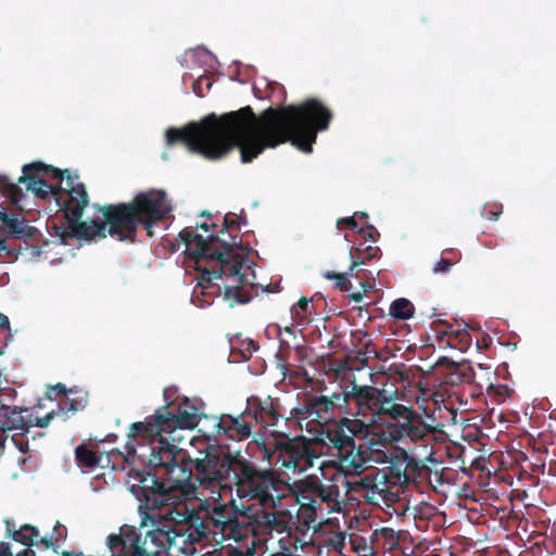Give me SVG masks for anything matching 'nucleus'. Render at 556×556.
<instances>
[{
  "instance_id": "40",
  "label": "nucleus",
  "mask_w": 556,
  "mask_h": 556,
  "mask_svg": "<svg viewBox=\"0 0 556 556\" xmlns=\"http://www.w3.org/2000/svg\"><path fill=\"white\" fill-rule=\"evenodd\" d=\"M345 226L351 228V229H353V230H355V231H358V228H359V226H358L354 215L353 216H349V217L339 218L337 220V227L339 229H341V228H343Z\"/></svg>"
},
{
  "instance_id": "62",
  "label": "nucleus",
  "mask_w": 556,
  "mask_h": 556,
  "mask_svg": "<svg viewBox=\"0 0 556 556\" xmlns=\"http://www.w3.org/2000/svg\"><path fill=\"white\" fill-rule=\"evenodd\" d=\"M3 353H4L3 346H0V355H2Z\"/></svg>"
},
{
  "instance_id": "5",
  "label": "nucleus",
  "mask_w": 556,
  "mask_h": 556,
  "mask_svg": "<svg viewBox=\"0 0 556 556\" xmlns=\"http://www.w3.org/2000/svg\"><path fill=\"white\" fill-rule=\"evenodd\" d=\"M258 458L269 466L280 465V468L302 473L315 466L321 456V445L318 441L303 435L290 439L282 431L273 429L264 440H255Z\"/></svg>"
},
{
  "instance_id": "23",
  "label": "nucleus",
  "mask_w": 556,
  "mask_h": 556,
  "mask_svg": "<svg viewBox=\"0 0 556 556\" xmlns=\"http://www.w3.org/2000/svg\"><path fill=\"white\" fill-rule=\"evenodd\" d=\"M338 489L336 485L321 483L313 497L309 495H302V498L307 500V502H301V507L303 509H309L315 513L317 508L321 509V504L318 503L316 498H319L321 503L329 504L336 501Z\"/></svg>"
},
{
  "instance_id": "20",
  "label": "nucleus",
  "mask_w": 556,
  "mask_h": 556,
  "mask_svg": "<svg viewBox=\"0 0 556 556\" xmlns=\"http://www.w3.org/2000/svg\"><path fill=\"white\" fill-rule=\"evenodd\" d=\"M0 230L5 231L15 239L35 240L40 232L34 226H29L24 217L17 214H9L0 211Z\"/></svg>"
},
{
  "instance_id": "8",
  "label": "nucleus",
  "mask_w": 556,
  "mask_h": 556,
  "mask_svg": "<svg viewBox=\"0 0 556 556\" xmlns=\"http://www.w3.org/2000/svg\"><path fill=\"white\" fill-rule=\"evenodd\" d=\"M163 520L156 527L148 531L141 541H144L151 551L166 548L172 545L177 536H182L190 528H194L199 539L206 538L211 530L208 525L202 521L199 513L189 509L186 504L167 507L163 514Z\"/></svg>"
},
{
  "instance_id": "27",
  "label": "nucleus",
  "mask_w": 556,
  "mask_h": 556,
  "mask_svg": "<svg viewBox=\"0 0 556 556\" xmlns=\"http://www.w3.org/2000/svg\"><path fill=\"white\" fill-rule=\"evenodd\" d=\"M443 336L447 337L446 343L454 349H458L462 352H466L471 345V336L466 329H454L452 325H448L447 330L442 332Z\"/></svg>"
},
{
  "instance_id": "43",
  "label": "nucleus",
  "mask_w": 556,
  "mask_h": 556,
  "mask_svg": "<svg viewBox=\"0 0 556 556\" xmlns=\"http://www.w3.org/2000/svg\"><path fill=\"white\" fill-rule=\"evenodd\" d=\"M441 256H445L446 258H448V261H451L453 264H457L460 258H462V254L459 251L455 250V249H444L442 251V254Z\"/></svg>"
},
{
  "instance_id": "64",
  "label": "nucleus",
  "mask_w": 556,
  "mask_h": 556,
  "mask_svg": "<svg viewBox=\"0 0 556 556\" xmlns=\"http://www.w3.org/2000/svg\"><path fill=\"white\" fill-rule=\"evenodd\" d=\"M164 396L167 400V390L164 391Z\"/></svg>"
},
{
  "instance_id": "21",
  "label": "nucleus",
  "mask_w": 556,
  "mask_h": 556,
  "mask_svg": "<svg viewBox=\"0 0 556 556\" xmlns=\"http://www.w3.org/2000/svg\"><path fill=\"white\" fill-rule=\"evenodd\" d=\"M23 412L27 409L17 406L0 407V431L7 434L9 431H20L21 434L28 432L33 427V420L26 419L22 415Z\"/></svg>"
},
{
  "instance_id": "22",
  "label": "nucleus",
  "mask_w": 556,
  "mask_h": 556,
  "mask_svg": "<svg viewBox=\"0 0 556 556\" xmlns=\"http://www.w3.org/2000/svg\"><path fill=\"white\" fill-rule=\"evenodd\" d=\"M5 532L7 536L11 540L21 543L26 546V548H31V546H38L40 544L39 530L37 527L25 523L22 525L18 529L15 528V525L9 520L5 521Z\"/></svg>"
},
{
  "instance_id": "17",
  "label": "nucleus",
  "mask_w": 556,
  "mask_h": 556,
  "mask_svg": "<svg viewBox=\"0 0 556 556\" xmlns=\"http://www.w3.org/2000/svg\"><path fill=\"white\" fill-rule=\"evenodd\" d=\"M155 473H138L139 484H132L130 491L148 509H156L165 504L168 488Z\"/></svg>"
},
{
  "instance_id": "33",
  "label": "nucleus",
  "mask_w": 556,
  "mask_h": 556,
  "mask_svg": "<svg viewBox=\"0 0 556 556\" xmlns=\"http://www.w3.org/2000/svg\"><path fill=\"white\" fill-rule=\"evenodd\" d=\"M65 533H66V528L63 527L60 523V521H56L50 536H47V535L42 536L40 539V544L43 545L45 549L53 548V551L56 552L58 546H55L54 543H59L60 541H62Z\"/></svg>"
},
{
  "instance_id": "41",
  "label": "nucleus",
  "mask_w": 556,
  "mask_h": 556,
  "mask_svg": "<svg viewBox=\"0 0 556 556\" xmlns=\"http://www.w3.org/2000/svg\"><path fill=\"white\" fill-rule=\"evenodd\" d=\"M400 490L401 489L397 488L396 492H393L383 485L384 492H382L381 502L384 504L396 502L400 498Z\"/></svg>"
},
{
  "instance_id": "25",
  "label": "nucleus",
  "mask_w": 556,
  "mask_h": 556,
  "mask_svg": "<svg viewBox=\"0 0 556 556\" xmlns=\"http://www.w3.org/2000/svg\"><path fill=\"white\" fill-rule=\"evenodd\" d=\"M381 255V251L378 247L367 245L364 247V243H361L356 248H351L350 250V258H351V265H350V271H353L361 265L365 264L366 262L379 258Z\"/></svg>"
},
{
  "instance_id": "16",
  "label": "nucleus",
  "mask_w": 556,
  "mask_h": 556,
  "mask_svg": "<svg viewBox=\"0 0 556 556\" xmlns=\"http://www.w3.org/2000/svg\"><path fill=\"white\" fill-rule=\"evenodd\" d=\"M247 407L255 425H260L265 429L277 427L280 420L291 418L286 416V409L281 405L280 400L270 395L265 397L251 395L247 399Z\"/></svg>"
},
{
  "instance_id": "39",
  "label": "nucleus",
  "mask_w": 556,
  "mask_h": 556,
  "mask_svg": "<svg viewBox=\"0 0 556 556\" xmlns=\"http://www.w3.org/2000/svg\"><path fill=\"white\" fill-rule=\"evenodd\" d=\"M56 416H61L59 409H52L43 417H37L35 419V422H33V426L46 428L50 425L51 420L54 419Z\"/></svg>"
},
{
  "instance_id": "46",
  "label": "nucleus",
  "mask_w": 556,
  "mask_h": 556,
  "mask_svg": "<svg viewBox=\"0 0 556 556\" xmlns=\"http://www.w3.org/2000/svg\"><path fill=\"white\" fill-rule=\"evenodd\" d=\"M22 245H20L18 250L7 245V249H4V251L0 253V256L2 255V253H4L10 260L15 261L17 258V255L22 253Z\"/></svg>"
},
{
  "instance_id": "12",
  "label": "nucleus",
  "mask_w": 556,
  "mask_h": 556,
  "mask_svg": "<svg viewBox=\"0 0 556 556\" xmlns=\"http://www.w3.org/2000/svg\"><path fill=\"white\" fill-rule=\"evenodd\" d=\"M327 391L328 388L324 386L319 394L305 393L299 404L290 410V417L298 421L308 420L324 425L337 415H344L346 395H343L342 384L336 391Z\"/></svg>"
},
{
  "instance_id": "14",
  "label": "nucleus",
  "mask_w": 556,
  "mask_h": 556,
  "mask_svg": "<svg viewBox=\"0 0 556 556\" xmlns=\"http://www.w3.org/2000/svg\"><path fill=\"white\" fill-rule=\"evenodd\" d=\"M367 432V424L358 418L341 417L327 428L325 438L339 456L355 465V438Z\"/></svg>"
},
{
  "instance_id": "53",
  "label": "nucleus",
  "mask_w": 556,
  "mask_h": 556,
  "mask_svg": "<svg viewBox=\"0 0 556 556\" xmlns=\"http://www.w3.org/2000/svg\"><path fill=\"white\" fill-rule=\"evenodd\" d=\"M350 299L354 302H361L363 300V294L361 292H354L350 294Z\"/></svg>"
},
{
  "instance_id": "51",
  "label": "nucleus",
  "mask_w": 556,
  "mask_h": 556,
  "mask_svg": "<svg viewBox=\"0 0 556 556\" xmlns=\"http://www.w3.org/2000/svg\"><path fill=\"white\" fill-rule=\"evenodd\" d=\"M0 556H12L9 544L0 542Z\"/></svg>"
},
{
  "instance_id": "19",
  "label": "nucleus",
  "mask_w": 556,
  "mask_h": 556,
  "mask_svg": "<svg viewBox=\"0 0 556 556\" xmlns=\"http://www.w3.org/2000/svg\"><path fill=\"white\" fill-rule=\"evenodd\" d=\"M437 368H441L442 382L447 386L473 382L475 371L469 362L455 363L442 357L437 362Z\"/></svg>"
},
{
  "instance_id": "61",
  "label": "nucleus",
  "mask_w": 556,
  "mask_h": 556,
  "mask_svg": "<svg viewBox=\"0 0 556 556\" xmlns=\"http://www.w3.org/2000/svg\"><path fill=\"white\" fill-rule=\"evenodd\" d=\"M270 556H287V555H286V554H283V553H276V554H273V555H270Z\"/></svg>"
},
{
  "instance_id": "57",
  "label": "nucleus",
  "mask_w": 556,
  "mask_h": 556,
  "mask_svg": "<svg viewBox=\"0 0 556 556\" xmlns=\"http://www.w3.org/2000/svg\"><path fill=\"white\" fill-rule=\"evenodd\" d=\"M228 556H244V554L238 549H233L229 553Z\"/></svg>"
},
{
  "instance_id": "7",
  "label": "nucleus",
  "mask_w": 556,
  "mask_h": 556,
  "mask_svg": "<svg viewBox=\"0 0 556 556\" xmlns=\"http://www.w3.org/2000/svg\"><path fill=\"white\" fill-rule=\"evenodd\" d=\"M151 446L149 465L187 494L193 493V458L164 437H138Z\"/></svg>"
},
{
  "instance_id": "1",
  "label": "nucleus",
  "mask_w": 556,
  "mask_h": 556,
  "mask_svg": "<svg viewBox=\"0 0 556 556\" xmlns=\"http://www.w3.org/2000/svg\"><path fill=\"white\" fill-rule=\"evenodd\" d=\"M331 111L312 98L299 105L268 108L258 116L247 105L237 111L211 113L182 128H168L166 143H182L192 153L219 160L235 149L242 163H251L267 148L291 142L301 151L312 152L318 131L329 127Z\"/></svg>"
},
{
  "instance_id": "31",
  "label": "nucleus",
  "mask_w": 556,
  "mask_h": 556,
  "mask_svg": "<svg viewBox=\"0 0 556 556\" xmlns=\"http://www.w3.org/2000/svg\"><path fill=\"white\" fill-rule=\"evenodd\" d=\"M414 311V305L409 300L405 298H400L391 303L389 308V315L396 319L405 320L413 317Z\"/></svg>"
},
{
  "instance_id": "4",
  "label": "nucleus",
  "mask_w": 556,
  "mask_h": 556,
  "mask_svg": "<svg viewBox=\"0 0 556 556\" xmlns=\"http://www.w3.org/2000/svg\"><path fill=\"white\" fill-rule=\"evenodd\" d=\"M233 471L235 478L230 479L227 494L232 496L235 491L243 510L254 505L274 509L280 504L285 482L275 470L260 468L252 460L238 455ZM230 503L238 509L236 498L231 497Z\"/></svg>"
},
{
  "instance_id": "54",
  "label": "nucleus",
  "mask_w": 556,
  "mask_h": 556,
  "mask_svg": "<svg viewBox=\"0 0 556 556\" xmlns=\"http://www.w3.org/2000/svg\"><path fill=\"white\" fill-rule=\"evenodd\" d=\"M225 509V504H219L218 506H214L213 513L214 514H222Z\"/></svg>"
},
{
  "instance_id": "52",
  "label": "nucleus",
  "mask_w": 556,
  "mask_h": 556,
  "mask_svg": "<svg viewBox=\"0 0 556 556\" xmlns=\"http://www.w3.org/2000/svg\"><path fill=\"white\" fill-rule=\"evenodd\" d=\"M16 556H36V552L31 548H25L16 554Z\"/></svg>"
},
{
  "instance_id": "42",
  "label": "nucleus",
  "mask_w": 556,
  "mask_h": 556,
  "mask_svg": "<svg viewBox=\"0 0 556 556\" xmlns=\"http://www.w3.org/2000/svg\"><path fill=\"white\" fill-rule=\"evenodd\" d=\"M203 83H205L207 89H210L212 86V83L208 77H200L197 81H194L193 91L199 97H204V92L201 87Z\"/></svg>"
},
{
  "instance_id": "58",
  "label": "nucleus",
  "mask_w": 556,
  "mask_h": 556,
  "mask_svg": "<svg viewBox=\"0 0 556 556\" xmlns=\"http://www.w3.org/2000/svg\"><path fill=\"white\" fill-rule=\"evenodd\" d=\"M198 227L203 229L204 231H208L211 226L206 223H202V224L198 225Z\"/></svg>"
},
{
  "instance_id": "35",
  "label": "nucleus",
  "mask_w": 556,
  "mask_h": 556,
  "mask_svg": "<svg viewBox=\"0 0 556 556\" xmlns=\"http://www.w3.org/2000/svg\"><path fill=\"white\" fill-rule=\"evenodd\" d=\"M320 484L321 482L316 476H308L304 480L300 481L299 486L303 494L308 493L313 497Z\"/></svg>"
},
{
  "instance_id": "15",
  "label": "nucleus",
  "mask_w": 556,
  "mask_h": 556,
  "mask_svg": "<svg viewBox=\"0 0 556 556\" xmlns=\"http://www.w3.org/2000/svg\"><path fill=\"white\" fill-rule=\"evenodd\" d=\"M138 226L147 230L149 236L151 229L159 222L164 219L170 212V206L166 202V193L162 190H149L140 192L130 202H127Z\"/></svg>"
},
{
  "instance_id": "29",
  "label": "nucleus",
  "mask_w": 556,
  "mask_h": 556,
  "mask_svg": "<svg viewBox=\"0 0 556 556\" xmlns=\"http://www.w3.org/2000/svg\"><path fill=\"white\" fill-rule=\"evenodd\" d=\"M72 394L74 396L71 397L66 395L65 399L58 404V409L63 417V420H66L68 412L75 414L78 410H81L87 404L86 395H81L79 392H73Z\"/></svg>"
},
{
  "instance_id": "34",
  "label": "nucleus",
  "mask_w": 556,
  "mask_h": 556,
  "mask_svg": "<svg viewBox=\"0 0 556 556\" xmlns=\"http://www.w3.org/2000/svg\"><path fill=\"white\" fill-rule=\"evenodd\" d=\"M323 277L328 280H334V286L340 291H349L352 288V283L346 273L325 271Z\"/></svg>"
},
{
  "instance_id": "18",
  "label": "nucleus",
  "mask_w": 556,
  "mask_h": 556,
  "mask_svg": "<svg viewBox=\"0 0 556 556\" xmlns=\"http://www.w3.org/2000/svg\"><path fill=\"white\" fill-rule=\"evenodd\" d=\"M256 426L248 407L237 416L223 414L219 416L215 427L218 435L224 434L233 441H244L252 435V429Z\"/></svg>"
},
{
  "instance_id": "37",
  "label": "nucleus",
  "mask_w": 556,
  "mask_h": 556,
  "mask_svg": "<svg viewBox=\"0 0 556 556\" xmlns=\"http://www.w3.org/2000/svg\"><path fill=\"white\" fill-rule=\"evenodd\" d=\"M40 237L41 235L38 236L35 240L24 239L25 247H23V250L27 252L28 257L34 258L40 256L41 249L37 244V241Z\"/></svg>"
},
{
  "instance_id": "10",
  "label": "nucleus",
  "mask_w": 556,
  "mask_h": 556,
  "mask_svg": "<svg viewBox=\"0 0 556 556\" xmlns=\"http://www.w3.org/2000/svg\"><path fill=\"white\" fill-rule=\"evenodd\" d=\"M388 418L394 420V422L388 426L390 441L409 440L414 444H419L426 452L430 447L425 458L428 463L435 462L432 445L435 428L426 421L424 415L419 414L412 406L408 407L397 403L392 406Z\"/></svg>"
},
{
  "instance_id": "24",
  "label": "nucleus",
  "mask_w": 556,
  "mask_h": 556,
  "mask_svg": "<svg viewBox=\"0 0 556 556\" xmlns=\"http://www.w3.org/2000/svg\"><path fill=\"white\" fill-rule=\"evenodd\" d=\"M376 476L372 475H366L364 478L359 481V488L363 491V498L372 505H380L381 502V495L383 491V482L376 483Z\"/></svg>"
},
{
  "instance_id": "48",
  "label": "nucleus",
  "mask_w": 556,
  "mask_h": 556,
  "mask_svg": "<svg viewBox=\"0 0 556 556\" xmlns=\"http://www.w3.org/2000/svg\"><path fill=\"white\" fill-rule=\"evenodd\" d=\"M211 520H212V523L215 527H219L220 526L222 527V531H226L227 528H230L231 533H233V527H232V525L229 521H220V520L215 519L214 517H212Z\"/></svg>"
},
{
  "instance_id": "9",
  "label": "nucleus",
  "mask_w": 556,
  "mask_h": 556,
  "mask_svg": "<svg viewBox=\"0 0 556 556\" xmlns=\"http://www.w3.org/2000/svg\"><path fill=\"white\" fill-rule=\"evenodd\" d=\"M173 404L156 409L144 421L134 422L130 426L128 437L137 441L138 437H163V433L172 434L177 429L192 430L199 424V408L187 397L178 405Z\"/></svg>"
},
{
  "instance_id": "28",
  "label": "nucleus",
  "mask_w": 556,
  "mask_h": 556,
  "mask_svg": "<svg viewBox=\"0 0 556 556\" xmlns=\"http://www.w3.org/2000/svg\"><path fill=\"white\" fill-rule=\"evenodd\" d=\"M291 317L296 326H305L311 323L314 305L311 300L302 296L290 309Z\"/></svg>"
},
{
  "instance_id": "50",
  "label": "nucleus",
  "mask_w": 556,
  "mask_h": 556,
  "mask_svg": "<svg viewBox=\"0 0 556 556\" xmlns=\"http://www.w3.org/2000/svg\"><path fill=\"white\" fill-rule=\"evenodd\" d=\"M0 329L1 330H10L9 318L2 313H0Z\"/></svg>"
},
{
  "instance_id": "63",
  "label": "nucleus",
  "mask_w": 556,
  "mask_h": 556,
  "mask_svg": "<svg viewBox=\"0 0 556 556\" xmlns=\"http://www.w3.org/2000/svg\"><path fill=\"white\" fill-rule=\"evenodd\" d=\"M232 539H235V540H239V539H240V535L237 538L235 534H232Z\"/></svg>"
},
{
  "instance_id": "47",
  "label": "nucleus",
  "mask_w": 556,
  "mask_h": 556,
  "mask_svg": "<svg viewBox=\"0 0 556 556\" xmlns=\"http://www.w3.org/2000/svg\"><path fill=\"white\" fill-rule=\"evenodd\" d=\"M51 391L54 392L58 395H67L68 393L72 394L73 390H67L64 384L58 383L54 387L51 388Z\"/></svg>"
},
{
  "instance_id": "38",
  "label": "nucleus",
  "mask_w": 556,
  "mask_h": 556,
  "mask_svg": "<svg viewBox=\"0 0 556 556\" xmlns=\"http://www.w3.org/2000/svg\"><path fill=\"white\" fill-rule=\"evenodd\" d=\"M454 265L455 264L448 261V258L441 256V258L433 265L432 271L437 275H445Z\"/></svg>"
},
{
  "instance_id": "45",
  "label": "nucleus",
  "mask_w": 556,
  "mask_h": 556,
  "mask_svg": "<svg viewBox=\"0 0 556 556\" xmlns=\"http://www.w3.org/2000/svg\"><path fill=\"white\" fill-rule=\"evenodd\" d=\"M11 440L22 454H26L29 451L27 441L15 438V435H12Z\"/></svg>"
},
{
  "instance_id": "11",
  "label": "nucleus",
  "mask_w": 556,
  "mask_h": 556,
  "mask_svg": "<svg viewBox=\"0 0 556 556\" xmlns=\"http://www.w3.org/2000/svg\"><path fill=\"white\" fill-rule=\"evenodd\" d=\"M202 457L193 459V492L198 486L217 490L218 497L227 495L231 478H235V462L238 455L222 456L217 451L200 452Z\"/></svg>"
},
{
  "instance_id": "32",
  "label": "nucleus",
  "mask_w": 556,
  "mask_h": 556,
  "mask_svg": "<svg viewBox=\"0 0 556 556\" xmlns=\"http://www.w3.org/2000/svg\"><path fill=\"white\" fill-rule=\"evenodd\" d=\"M223 226H224V229L220 231L222 235H225L226 231L236 232V235L229 233L230 240L228 242L232 241L231 237L238 238V232L240 231V223H239L238 219H236L235 217H232L229 214H227L224 217ZM237 241L240 242V245L233 247L232 248V252L242 255L244 257V263H245L247 262V255L243 253L242 242H241L240 239H237Z\"/></svg>"
},
{
  "instance_id": "36",
  "label": "nucleus",
  "mask_w": 556,
  "mask_h": 556,
  "mask_svg": "<svg viewBox=\"0 0 556 556\" xmlns=\"http://www.w3.org/2000/svg\"><path fill=\"white\" fill-rule=\"evenodd\" d=\"M357 233L365 240L376 242L380 237L379 231L370 224L359 227Z\"/></svg>"
},
{
  "instance_id": "55",
  "label": "nucleus",
  "mask_w": 556,
  "mask_h": 556,
  "mask_svg": "<svg viewBox=\"0 0 556 556\" xmlns=\"http://www.w3.org/2000/svg\"><path fill=\"white\" fill-rule=\"evenodd\" d=\"M354 216H355V218H356V217H358V218H361V219H366V218H368V214H367L366 212H356V213L354 214Z\"/></svg>"
},
{
  "instance_id": "44",
  "label": "nucleus",
  "mask_w": 556,
  "mask_h": 556,
  "mask_svg": "<svg viewBox=\"0 0 556 556\" xmlns=\"http://www.w3.org/2000/svg\"><path fill=\"white\" fill-rule=\"evenodd\" d=\"M14 396H15V391L13 389H10L8 391L0 389V407H12L11 405L5 403L4 397L12 400Z\"/></svg>"
},
{
  "instance_id": "60",
  "label": "nucleus",
  "mask_w": 556,
  "mask_h": 556,
  "mask_svg": "<svg viewBox=\"0 0 556 556\" xmlns=\"http://www.w3.org/2000/svg\"><path fill=\"white\" fill-rule=\"evenodd\" d=\"M285 331H286V332H288V333H290V334H292V333H293V330H292V328H291V327H286V328H285Z\"/></svg>"
},
{
  "instance_id": "3",
  "label": "nucleus",
  "mask_w": 556,
  "mask_h": 556,
  "mask_svg": "<svg viewBox=\"0 0 556 556\" xmlns=\"http://www.w3.org/2000/svg\"><path fill=\"white\" fill-rule=\"evenodd\" d=\"M179 238L187 245V257L193 260L197 270L201 271L199 286L207 289L214 279L225 277L227 282L224 285V299L229 302L230 307L252 300L251 290L245 288V274L242 271L244 257L232 252L233 247L240 245L236 237H231V242L219 236L204 239L192 227H186L179 232Z\"/></svg>"
},
{
  "instance_id": "6",
  "label": "nucleus",
  "mask_w": 556,
  "mask_h": 556,
  "mask_svg": "<svg viewBox=\"0 0 556 556\" xmlns=\"http://www.w3.org/2000/svg\"><path fill=\"white\" fill-rule=\"evenodd\" d=\"M344 401V415L354 418L361 417L367 426L390 416L393 405L397 404L400 399L399 390L393 387L377 388L375 386L357 383L353 377L351 381L342 384Z\"/></svg>"
},
{
  "instance_id": "13",
  "label": "nucleus",
  "mask_w": 556,
  "mask_h": 556,
  "mask_svg": "<svg viewBox=\"0 0 556 556\" xmlns=\"http://www.w3.org/2000/svg\"><path fill=\"white\" fill-rule=\"evenodd\" d=\"M426 459H418L406 451H402L391 457L388 473H384L382 478L394 486H399L402 493L418 490L431 476V469L426 465Z\"/></svg>"
},
{
  "instance_id": "26",
  "label": "nucleus",
  "mask_w": 556,
  "mask_h": 556,
  "mask_svg": "<svg viewBox=\"0 0 556 556\" xmlns=\"http://www.w3.org/2000/svg\"><path fill=\"white\" fill-rule=\"evenodd\" d=\"M380 446L381 444L378 441L370 439L368 446L364 447L362 444L357 446L355 458L357 457L358 462L361 463H384L388 458V455L380 448Z\"/></svg>"
},
{
  "instance_id": "2",
  "label": "nucleus",
  "mask_w": 556,
  "mask_h": 556,
  "mask_svg": "<svg viewBox=\"0 0 556 556\" xmlns=\"http://www.w3.org/2000/svg\"><path fill=\"white\" fill-rule=\"evenodd\" d=\"M18 184L39 199L54 198L63 215L60 219L49 220L48 228L62 244L73 239L105 238L108 235L118 241L135 242L139 226L128 203L105 204L99 208L103 220L81 222L88 205V193L78 175H71L68 169L61 170L42 162H33L23 166V174L17 184L0 175V193L12 203L17 204L24 197Z\"/></svg>"
},
{
  "instance_id": "30",
  "label": "nucleus",
  "mask_w": 556,
  "mask_h": 556,
  "mask_svg": "<svg viewBox=\"0 0 556 556\" xmlns=\"http://www.w3.org/2000/svg\"><path fill=\"white\" fill-rule=\"evenodd\" d=\"M75 457L80 467L93 468L101 465L102 455H98L86 444H80L75 450Z\"/></svg>"
},
{
  "instance_id": "56",
  "label": "nucleus",
  "mask_w": 556,
  "mask_h": 556,
  "mask_svg": "<svg viewBox=\"0 0 556 556\" xmlns=\"http://www.w3.org/2000/svg\"><path fill=\"white\" fill-rule=\"evenodd\" d=\"M7 249V240L4 238H0V253Z\"/></svg>"
},
{
  "instance_id": "49",
  "label": "nucleus",
  "mask_w": 556,
  "mask_h": 556,
  "mask_svg": "<svg viewBox=\"0 0 556 556\" xmlns=\"http://www.w3.org/2000/svg\"><path fill=\"white\" fill-rule=\"evenodd\" d=\"M486 218L490 220H496L497 217L502 214V206L496 210H490L486 213Z\"/></svg>"
},
{
  "instance_id": "59",
  "label": "nucleus",
  "mask_w": 556,
  "mask_h": 556,
  "mask_svg": "<svg viewBox=\"0 0 556 556\" xmlns=\"http://www.w3.org/2000/svg\"><path fill=\"white\" fill-rule=\"evenodd\" d=\"M488 344H489V343H488V341H486L485 339L483 340L482 345H480V343H479V342H477L478 349H481L482 346H483V348H488Z\"/></svg>"
}]
</instances>
